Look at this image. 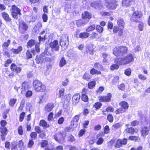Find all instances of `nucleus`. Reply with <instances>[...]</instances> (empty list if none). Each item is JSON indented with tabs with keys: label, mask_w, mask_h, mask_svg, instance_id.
Segmentation results:
<instances>
[{
	"label": "nucleus",
	"mask_w": 150,
	"mask_h": 150,
	"mask_svg": "<svg viewBox=\"0 0 150 150\" xmlns=\"http://www.w3.org/2000/svg\"><path fill=\"white\" fill-rule=\"evenodd\" d=\"M120 104L125 109H127L128 107V104L126 102H121Z\"/></svg>",
	"instance_id": "36"
},
{
	"label": "nucleus",
	"mask_w": 150,
	"mask_h": 150,
	"mask_svg": "<svg viewBox=\"0 0 150 150\" xmlns=\"http://www.w3.org/2000/svg\"><path fill=\"white\" fill-rule=\"evenodd\" d=\"M142 16L141 13L136 11H134L132 16H131V20L135 22H137L138 21V19Z\"/></svg>",
	"instance_id": "7"
},
{
	"label": "nucleus",
	"mask_w": 150,
	"mask_h": 150,
	"mask_svg": "<svg viewBox=\"0 0 150 150\" xmlns=\"http://www.w3.org/2000/svg\"><path fill=\"white\" fill-rule=\"evenodd\" d=\"M25 103V101L23 100H22L20 106L18 108V110H22L24 107V105Z\"/></svg>",
	"instance_id": "56"
},
{
	"label": "nucleus",
	"mask_w": 150,
	"mask_h": 150,
	"mask_svg": "<svg viewBox=\"0 0 150 150\" xmlns=\"http://www.w3.org/2000/svg\"><path fill=\"white\" fill-rule=\"evenodd\" d=\"M63 40H61L60 42L61 45H64L67 46L68 45V38L67 36H65L64 37H63Z\"/></svg>",
	"instance_id": "21"
},
{
	"label": "nucleus",
	"mask_w": 150,
	"mask_h": 150,
	"mask_svg": "<svg viewBox=\"0 0 150 150\" xmlns=\"http://www.w3.org/2000/svg\"><path fill=\"white\" fill-rule=\"evenodd\" d=\"M22 47L21 46H19L17 49L12 48L11 50L13 53L15 54H18L20 52L22 51Z\"/></svg>",
	"instance_id": "25"
},
{
	"label": "nucleus",
	"mask_w": 150,
	"mask_h": 150,
	"mask_svg": "<svg viewBox=\"0 0 150 150\" xmlns=\"http://www.w3.org/2000/svg\"><path fill=\"white\" fill-rule=\"evenodd\" d=\"M82 18L84 19H87L89 20L91 17V14L89 12L87 11H85L84 13L82 14ZM88 20L87 21V22Z\"/></svg>",
	"instance_id": "19"
},
{
	"label": "nucleus",
	"mask_w": 150,
	"mask_h": 150,
	"mask_svg": "<svg viewBox=\"0 0 150 150\" xmlns=\"http://www.w3.org/2000/svg\"><path fill=\"white\" fill-rule=\"evenodd\" d=\"M11 14L14 18L18 19V15H21V10L15 5H13L11 8Z\"/></svg>",
	"instance_id": "6"
},
{
	"label": "nucleus",
	"mask_w": 150,
	"mask_h": 150,
	"mask_svg": "<svg viewBox=\"0 0 150 150\" xmlns=\"http://www.w3.org/2000/svg\"><path fill=\"white\" fill-rule=\"evenodd\" d=\"M111 98V94L110 93H109L106 96L100 97L99 100L101 102H108L110 100Z\"/></svg>",
	"instance_id": "18"
},
{
	"label": "nucleus",
	"mask_w": 150,
	"mask_h": 150,
	"mask_svg": "<svg viewBox=\"0 0 150 150\" xmlns=\"http://www.w3.org/2000/svg\"><path fill=\"white\" fill-rule=\"evenodd\" d=\"M25 58L28 59H29L32 58V55L31 53L29 50H28L27 51L26 53V55L25 56Z\"/></svg>",
	"instance_id": "42"
},
{
	"label": "nucleus",
	"mask_w": 150,
	"mask_h": 150,
	"mask_svg": "<svg viewBox=\"0 0 150 150\" xmlns=\"http://www.w3.org/2000/svg\"><path fill=\"white\" fill-rule=\"evenodd\" d=\"M127 48L125 46H120L114 49L113 54L116 56H124L127 53Z\"/></svg>",
	"instance_id": "2"
},
{
	"label": "nucleus",
	"mask_w": 150,
	"mask_h": 150,
	"mask_svg": "<svg viewBox=\"0 0 150 150\" xmlns=\"http://www.w3.org/2000/svg\"><path fill=\"white\" fill-rule=\"evenodd\" d=\"M66 136V134L64 132L56 134L54 136L55 139L57 141L63 140Z\"/></svg>",
	"instance_id": "11"
},
{
	"label": "nucleus",
	"mask_w": 150,
	"mask_h": 150,
	"mask_svg": "<svg viewBox=\"0 0 150 150\" xmlns=\"http://www.w3.org/2000/svg\"><path fill=\"white\" fill-rule=\"evenodd\" d=\"M66 60L64 58V57H62L60 60L59 66L60 67H62L66 64Z\"/></svg>",
	"instance_id": "32"
},
{
	"label": "nucleus",
	"mask_w": 150,
	"mask_h": 150,
	"mask_svg": "<svg viewBox=\"0 0 150 150\" xmlns=\"http://www.w3.org/2000/svg\"><path fill=\"white\" fill-rule=\"evenodd\" d=\"M117 23L118 25L120 27H123L124 26L125 22L121 18H119L117 20Z\"/></svg>",
	"instance_id": "30"
},
{
	"label": "nucleus",
	"mask_w": 150,
	"mask_h": 150,
	"mask_svg": "<svg viewBox=\"0 0 150 150\" xmlns=\"http://www.w3.org/2000/svg\"><path fill=\"white\" fill-rule=\"evenodd\" d=\"M144 26V24L142 22H140L139 24L138 27L139 30L141 31H142L143 30V28Z\"/></svg>",
	"instance_id": "61"
},
{
	"label": "nucleus",
	"mask_w": 150,
	"mask_h": 150,
	"mask_svg": "<svg viewBox=\"0 0 150 150\" xmlns=\"http://www.w3.org/2000/svg\"><path fill=\"white\" fill-rule=\"evenodd\" d=\"M39 125L45 128L48 127L49 126V124H47L46 122L43 120H42L40 121Z\"/></svg>",
	"instance_id": "29"
},
{
	"label": "nucleus",
	"mask_w": 150,
	"mask_h": 150,
	"mask_svg": "<svg viewBox=\"0 0 150 150\" xmlns=\"http://www.w3.org/2000/svg\"><path fill=\"white\" fill-rule=\"evenodd\" d=\"M139 139V137L136 136H130L128 139L129 140H132L133 141H136Z\"/></svg>",
	"instance_id": "49"
},
{
	"label": "nucleus",
	"mask_w": 150,
	"mask_h": 150,
	"mask_svg": "<svg viewBox=\"0 0 150 150\" xmlns=\"http://www.w3.org/2000/svg\"><path fill=\"white\" fill-rule=\"evenodd\" d=\"M90 38L92 39H98L99 37L98 36V34L96 32H93L91 34Z\"/></svg>",
	"instance_id": "35"
},
{
	"label": "nucleus",
	"mask_w": 150,
	"mask_h": 150,
	"mask_svg": "<svg viewBox=\"0 0 150 150\" xmlns=\"http://www.w3.org/2000/svg\"><path fill=\"white\" fill-rule=\"evenodd\" d=\"M87 23V22L85 21L82 20H79L76 21V24L78 27L81 26L82 25H84Z\"/></svg>",
	"instance_id": "34"
},
{
	"label": "nucleus",
	"mask_w": 150,
	"mask_h": 150,
	"mask_svg": "<svg viewBox=\"0 0 150 150\" xmlns=\"http://www.w3.org/2000/svg\"><path fill=\"white\" fill-rule=\"evenodd\" d=\"M125 111V110L122 109V108H120L115 111V113L116 114H117L124 112Z\"/></svg>",
	"instance_id": "48"
},
{
	"label": "nucleus",
	"mask_w": 150,
	"mask_h": 150,
	"mask_svg": "<svg viewBox=\"0 0 150 150\" xmlns=\"http://www.w3.org/2000/svg\"><path fill=\"white\" fill-rule=\"evenodd\" d=\"M95 25L94 24H93L88 27L86 29V31L87 32H89L95 29Z\"/></svg>",
	"instance_id": "43"
},
{
	"label": "nucleus",
	"mask_w": 150,
	"mask_h": 150,
	"mask_svg": "<svg viewBox=\"0 0 150 150\" xmlns=\"http://www.w3.org/2000/svg\"><path fill=\"white\" fill-rule=\"evenodd\" d=\"M54 107V105L52 103L48 104L45 108V110L47 112H49L51 111Z\"/></svg>",
	"instance_id": "28"
},
{
	"label": "nucleus",
	"mask_w": 150,
	"mask_h": 150,
	"mask_svg": "<svg viewBox=\"0 0 150 150\" xmlns=\"http://www.w3.org/2000/svg\"><path fill=\"white\" fill-rule=\"evenodd\" d=\"M22 47L21 46H19L17 49L12 48L11 50L13 53L15 54H18L20 52L22 51Z\"/></svg>",
	"instance_id": "24"
},
{
	"label": "nucleus",
	"mask_w": 150,
	"mask_h": 150,
	"mask_svg": "<svg viewBox=\"0 0 150 150\" xmlns=\"http://www.w3.org/2000/svg\"><path fill=\"white\" fill-rule=\"evenodd\" d=\"M67 54L68 56L69 57H73L74 55V52L71 50H69L68 51L67 53Z\"/></svg>",
	"instance_id": "64"
},
{
	"label": "nucleus",
	"mask_w": 150,
	"mask_h": 150,
	"mask_svg": "<svg viewBox=\"0 0 150 150\" xmlns=\"http://www.w3.org/2000/svg\"><path fill=\"white\" fill-rule=\"evenodd\" d=\"M104 4L108 8L112 10L115 9L118 6L117 1L116 0H104Z\"/></svg>",
	"instance_id": "4"
},
{
	"label": "nucleus",
	"mask_w": 150,
	"mask_h": 150,
	"mask_svg": "<svg viewBox=\"0 0 150 150\" xmlns=\"http://www.w3.org/2000/svg\"><path fill=\"white\" fill-rule=\"evenodd\" d=\"M103 16H109L111 15V13L105 11H102L100 13Z\"/></svg>",
	"instance_id": "57"
},
{
	"label": "nucleus",
	"mask_w": 150,
	"mask_h": 150,
	"mask_svg": "<svg viewBox=\"0 0 150 150\" xmlns=\"http://www.w3.org/2000/svg\"><path fill=\"white\" fill-rule=\"evenodd\" d=\"M1 15L3 19L6 21L10 22L11 21L8 15L5 12H3L1 13Z\"/></svg>",
	"instance_id": "20"
},
{
	"label": "nucleus",
	"mask_w": 150,
	"mask_h": 150,
	"mask_svg": "<svg viewBox=\"0 0 150 150\" xmlns=\"http://www.w3.org/2000/svg\"><path fill=\"white\" fill-rule=\"evenodd\" d=\"M48 144V142L47 141L44 140L42 141L41 143V147H45Z\"/></svg>",
	"instance_id": "54"
},
{
	"label": "nucleus",
	"mask_w": 150,
	"mask_h": 150,
	"mask_svg": "<svg viewBox=\"0 0 150 150\" xmlns=\"http://www.w3.org/2000/svg\"><path fill=\"white\" fill-rule=\"evenodd\" d=\"M150 128L146 127H143L141 128V134L143 138H145L149 133Z\"/></svg>",
	"instance_id": "9"
},
{
	"label": "nucleus",
	"mask_w": 150,
	"mask_h": 150,
	"mask_svg": "<svg viewBox=\"0 0 150 150\" xmlns=\"http://www.w3.org/2000/svg\"><path fill=\"white\" fill-rule=\"evenodd\" d=\"M97 140L96 142V143L98 145L101 144L103 142V139L101 137L97 138Z\"/></svg>",
	"instance_id": "46"
},
{
	"label": "nucleus",
	"mask_w": 150,
	"mask_h": 150,
	"mask_svg": "<svg viewBox=\"0 0 150 150\" xmlns=\"http://www.w3.org/2000/svg\"><path fill=\"white\" fill-rule=\"evenodd\" d=\"M83 79L88 80L91 78L90 75L87 73H85L82 77Z\"/></svg>",
	"instance_id": "47"
},
{
	"label": "nucleus",
	"mask_w": 150,
	"mask_h": 150,
	"mask_svg": "<svg viewBox=\"0 0 150 150\" xmlns=\"http://www.w3.org/2000/svg\"><path fill=\"white\" fill-rule=\"evenodd\" d=\"M90 73L92 75L101 74V72L100 71H98L93 68L92 69L90 70Z\"/></svg>",
	"instance_id": "39"
},
{
	"label": "nucleus",
	"mask_w": 150,
	"mask_h": 150,
	"mask_svg": "<svg viewBox=\"0 0 150 150\" xmlns=\"http://www.w3.org/2000/svg\"><path fill=\"white\" fill-rule=\"evenodd\" d=\"M69 82V80L67 79H66L64 81L62 82V85L64 86H66L68 84Z\"/></svg>",
	"instance_id": "53"
},
{
	"label": "nucleus",
	"mask_w": 150,
	"mask_h": 150,
	"mask_svg": "<svg viewBox=\"0 0 150 150\" xmlns=\"http://www.w3.org/2000/svg\"><path fill=\"white\" fill-rule=\"evenodd\" d=\"M11 40L10 39L8 40L6 42H5L2 45L3 51L8 50V47L9 46Z\"/></svg>",
	"instance_id": "22"
},
{
	"label": "nucleus",
	"mask_w": 150,
	"mask_h": 150,
	"mask_svg": "<svg viewBox=\"0 0 150 150\" xmlns=\"http://www.w3.org/2000/svg\"><path fill=\"white\" fill-rule=\"evenodd\" d=\"M0 132L2 134H1V139L3 140L5 138V136L7 134V129L6 127H1Z\"/></svg>",
	"instance_id": "13"
},
{
	"label": "nucleus",
	"mask_w": 150,
	"mask_h": 150,
	"mask_svg": "<svg viewBox=\"0 0 150 150\" xmlns=\"http://www.w3.org/2000/svg\"><path fill=\"white\" fill-rule=\"evenodd\" d=\"M18 133L21 135L23 134V127L21 126H19L18 129Z\"/></svg>",
	"instance_id": "55"
},
{
	"label": "nucleus",
	"mask_w": 150,
	"mask_h": 150,
	"mask_svg": "<svg viewBox=\"0 0 150 150\" xmlns=\"http://www.w3.org/2000/svg\"><path fill=\"white\" fill-rule=\"evenodd\" d=\"M96 85V82L95 81H92L90 82L88 84V86L89 88L90 89L93 88Z\"/></svg>",
	"instance_id": "44"
},
{
	"label": "nucleus",
	"mask_w": 150,
	"mask_h": 150,
	"mask_svg": "<svg viewBox=\"0 0 150 150\" xmlns=\"http://www.w3.org/2000/svg\"><path fill=\"white\" fill-rule=\"evenodd\" d=\"M17 100L16 98H13L11 99L9 102V105L11 106H13L16 103Z\"/></svg>",
	"instance_id": "38"
},
{
	"label": "nucleus",
	"mask_w": 150,
	"mask_h": 150,
	"mask_svg": "<svg viewBox=\"0 0 150 150\" xmlns=\"http://www.w3.org/2000/svg\"><path fill=\"white\" fill-rule=\"evenodd\" d=\"M134 60L133 56L131 54H129L125 57L122 56L121 57L115 59L116 63L120 65H124L129 63Z\"/></svg>",
	"instance_id": "1"
},
{
	"label": "nucleus",
	"mask_w": 150,
	"mask_h": 150,
	"mask_svg": "<svg viewBox=\"0 0 150 150\" xmlns=\"http://www.w3.org/2000/svg\"><path fill=\"white\" fill-rule=\"evenodd\" d=\"M33 84L34 89L36 91L43 92L46 90L45 86L39 80H34Z\"/></svg>",
	"instance_id": "3"
},
{
	"label": "nucleus",
	"mask_w": 150,
	"mask_h": 150,
	"mask_svg": "<svg viewBox=\"0 0 150 150\" xmlns=\"http://www.w3.org/2000/svg\"><path fill=\"white\" fill-rule=\"evenodd\" d=\"M134 0H123L122 1V5L124 6H127L130 5L131 2Z\"/></svg>",
	"instance_id": "27"
},
{
	"label": "nucleus",
	"mask_w": 150,
	"mask_h": 150,
	"mask_svg": "<svg viewBox=\"0 0 150 150\" xmlns=\"http://www.w3.org/2000/svg\"><path fill=\"white\" fill-rule=\"evenodd\" d=\"M25 115V113L24 112H23L20 114L19 119L20 122H22L23 120Z\"/></svg>",
	"instance_id": "63"
},
{
	"label": "nucleus",
	"mask_w": 150,
	"mask_h": 150,
	"mask_svg": "<svg viewBox=\"0 0 150 150\" xmlns=\"http://www.w3.org/2000/svg\"><path fill=\"white\" fill-rule=\"evenodd\" d=\"M107 119L110 122H112L113 120V117L111 114H109L107 116Z\"/></svg>",
	"instance_id": "60"
},
{
	"label": "nucleus",
	"mask_w": 150,
	"mask_h": 150,
	"mask_svg": "<svg viewBox=\"0 0 150 150\" xmlns=\"http://www.w3.org/2000/svg\"><path fill=\"white\" fill-rule=\"evenodd\" d=\"M80 98V95L79 93L74 95L72 98V104L75 105L78 103L79 102Z\"/></svg>",
	"instance_id": "14"
},
{
	"label": "nucleus",
	"mask_w": 150,
	"mask_h": 150,
	"mask_svg": "<svg viewBox=\"0 0 150 150\" xmlns=\"http://www.w3.org/2000/svg\"><path fill=\"white\" fill-rule=\"evenodd\" d=\"M94 67L99 69H101L103 68L102 65L98 63H96L94 64Z\"/></svg>",
	"instance_id": "59"
},
{
	"label": "nucleus",
	"mask_w": 150,
	"mask_h": 150,
	"mask_svg": "<svg viewBox=\"0 0 150 150\" xmlns=\"http://www.w3.org/2000/svg\"><path fill=\"white\" fill-rule=\"evenodd\" d=\"M102 105V104L100 102H97L95 103L93 105V107H95L97 109H98L100 108Z\"/></svg>",
	"instance_id": "50"
},
{
	"label": "nucleus",
	"mask_w": 150,
	"mask_h": 150,
	"mask_svg": "<svg viewBox=\"0 0 150 150\" xmlns=\"http://www.w3.org/2000/svg\"><path fill=\"white\" fill-rule=\"evenodd\" d=\"M18 147L21 150H24L25 149L23 142L21 141H20L18 142Z\"/></svg>",
	"instance_id": "41"
},
{
	"label": "nucleus",
	"mask_w": 150,
	"mask_h": 150,
	"mask_svg": "<svg viewBox=\"0 0 150 150\" xmlns=\"http://www.w3.org/2000/svg\"><path fill=\"white\" fill-rule=\"evenodd\" d=\"M20 28L24 30L25 31L28 29V26L27 24L25 22H23L20 26Z\"/></svg>",
	"instance_id": "33"
},
{
	"label": "nucleus",
	"mask_w": 150,
	"mask_h": 150,
	"mask_svg": "<svg viewBox=\"0 0 150 150\" xmlns=\"http://www.w3.org/2000/svg\"><path fill=\"white\" fill-rule=\"evenodd\" d=\"M127 142V139H119L117 140L116 143L115 147L116 148H120L122 145L126 144Z\"/></svg>",
	"instance_id": "8"
},
{
	"label": "nucleus",
	"mask_w": 150,
	"mask_h": 150,
	"mask_svg": "<svg viewBox=\"0 0 150 150\" xmlns=\"http://www.w3.org/2000/svg\"><path fill=\"white\" fill-rule=\"evenodd\" d=\"M131 69L130 68H128L126 69L125 72V74L127 76H129L131 74Z\"/></svg>",
	"instance_id": "62"
},
{
	"label": "nucleus",
	"mask_w": 150,
	"mask_h": 150,
	"mask_svg": "<svg viewBox=\"0 0 150 150\" xmlns=\"http://www.w3.org/2000/svg\"><path fill=\"white\" fill-rule=\"evenodd\" d=\"M11 68L13 71L16 72L17 73H20L21 70V68L19 67H17L15 64H11Z\"/></svg>",
	"instance_id": "16"
},
{
	"label": "nucleus",
	"mask_w": 150,
	"mask_h": 150,
	"mask_svg": "<svg viewBox=\"0 0 150 150\" xmlns=\"http://www.w3.org/2000/svg\"><path fill=\"white\" fill-rule=\"evenodd\" d=\"M86 52L90 54H93V49L91 45H88L86 47Z\"/></svg>",
	"instance_id": "26"
},
{
	"label": "nucleus",
	"mask_w": 150,
	"mask_h": 150,
	"mask_svg": "<svg viewBox=\"0 0 150 150\" xmlns=\"http://www.w3.org/2000/svg\"><path fill=\"white\" fill-rule=\"evenodd\" d=\"M91 5L92 7L98 9H101L103 7L102 4L99 1L93 2L91 3Z\"/></svg>",
	"instance_id": "15"
},
{
	"label": "nucleus",
	"mask_w": 150,
	"mask_h": 150,
	"mask_svg": "<svg viewBox=\"0 0 150 150\" xmlns=\"http://www.w3.org/2000/svg\"><path fill=\"white\" fill-rule=\"evenodd\" d=\"M35 42L34 40H31L29 41L27 43V47L28 48L31 47H32L34 45Z\"/></svg>",
	"instance_id": "37"
},
{
	"label": "nucleus",
	"mask_w": 150,
	"mask_h": 150,
	"mask_svg": "<svg viewBox=\"0 0 150 150\" xmlns=\"http://www.w3.org/2000/svg\"><path fill=\"white\" fill-rule=\"evenodd\" d=\"M50 47L56 50H59V47L58 45V41L57 40H54L50 44Z\"/></svg>",
	"instance_id": "17"
},
{
	"label": "nucleus",
	"mask_w": 150,
	"mask_h": 150,
	"mask_svg": "<svg viewBox=\"0 0 150 150\" xmlns=\"http://www.w3.org/2000/svg\"><path fill=\"white\" fill-rule=\"evenodd\" d=\"M89 35V34L87 32H83L80 34L79 37L81 38H88Z\"/></svg>",
	"instance_id": "31"
},
{
	"label": "nucleus",
	"mask_w": 150,
	"mask_h": 150,
	"mask_svg": "<svg viewBox=\"0 0 150 150\" xmlns=\"http://www.w3.org/2000/svg\"><path fill=\"white\" fill-rule=\"evenodd\" d=\"M79 117V115H76L72 119L71 122V125L72 126V128H75L77 127Z\"/></svg>",
	"instance_id": "10"
},
{
	"label": "nucleus",
	"mask_w": 150,
	"mask_h": 150,
	"mask_svg": "<svg viewBox=\"0 0 150 150\" xmlns=\"http://www.w3.org/2000/svg\"><path fill=\"white\" fill-rule=\"evenodd\" d=\"M25 92V96L27 97L28 98L30 97L33 94L32 91H27Z\"/></svg>",
	"instance_id": "52"
},
{
	"label": "nucleus",
	"mask_w": 150,
	"mask_h": 150,
	"mask_svg": "<svg viewBox=\"0 0 150 150\" xmlns=\"http://www.w3.org/2000/svg\"><path fill=\"white\" fill-rule=\"evenodd\" d=\"M85 89H83L82 95L81 99L83 101L85 102H87L88 100V96L85 94Z\"/></svg>",
	"instance_id": "23"
},
{
	"label": "nucleus",
	"mask_w": 150,
	"mask_h": 150,
	"mask_svg": "<svg viewBox=\"0 0 150 150\" xmlns=\"http://www.w3.org/2000/svg\"><path fill=\"white\" fill-rule=\"evenodd\" d=\"M11 150H18L17 147V144L14 142L12 143Z\"/></svg>",
	"instance_id": "58"
},
{
	"label": "nucleus",
	"mask_w": 150,
	"mask_h": 150,
	"mask_svg": "<svg viewBox=\"0 0 150 150\" xmlns=\"http://www.w3.org/2000/svg\"><path fill=\"white\" fill-rule=\"evenodd\" d=\"M122 125V124L121 123H117L114 124L112 127L114 129H116L118 128L121 127Z\"/></svg>",
	"instance_id": "51"
},
{
	"label": "nucleus",
	"mask_w": 150,
	"mask_h": 150,
	"mask_svg": "<svg viewBox=\"0 0 150 150\" xmlns=\"http://www.w3.org/2000/svg\"><path fill=\"white\" fill-rule=\"evenodd\" d=\"M125 131L128 133H130L132 134H133L135 132L134 129L132 127L127 128L125 129Z\"/></svg>",
	"instance_id": "40"
},
{
	"label": "nucleus",
	"mask_w": 150,
	"mask_h": 150,
	"mask_svg": "<svg viewBox=\"0 0 150 150\" xmlns=\"http://www.w3.org/2000/svg\"><path fill=\"white\" fill-rule=\"evenodd\" d=\"M96 30L100 33H101L103 31V28L100 25H97L96 27Z\"/></svg>",
	"instance_id": "45"
},
{
	"label": "nucleus",
	"mask_w": 150,
	"mask_h": 150,
	"mask_svg": "<svg viewBox=\"0 0 150 150\" xmlns=\"http://www.w3.org/2000/svg\"><path fill=\"white\" fill-rule=\"evenodd\" d=\"M35 60L37 63L42 64L47 62L50 61L51 59L41 54L37 55Z\"/></svg>",
	"instance_id": "5"
},
{
	"label": "nucleus",
	"mask_w": 150,
	"mask_h": 150,
	"mask_svg": "<svg viewBox=\"0 0 150 150\" xmlns=\"http://www.w3.org/2000/svg\"><path fill=\"white\" fill-rule=\"evenodd\" d=\"M29 88V85L27 82H24L22 84V87L21 89V93L25 94Z\"/></svg>",
	"instance_id": "12"
}]
</instances>
